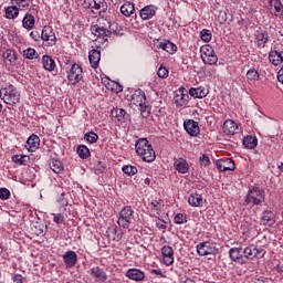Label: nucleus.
<instances>
[{"label": "nucleus", "instance_id": "nucleus-1", "mask_svg": "<svg viewBox=\"0 0 283 283\" xmlns=\"http://www.w3.org/2000/svg\"><path fill=\"white\" fill-rule=\"evenodd\" d=\"M135 149L137 156H139L144 163H154V160H156V151L146 138L138 139L135 144Z\"/></svg>", "mask_w": 283, "mask_h": 283}, {"label": "nucleus", "instance_id": "nucleus-2", "mask_svg": "<svg viewBox=\"0 0 283 283\" xmlns=\"http://www.w3.org/2000/svg\"><path fill=\"white\" fill-rule=\"evenodd\" d=\"M0 98L6 105H17L21 101V93L14 85L9 84L0 90Z\"/></svg>", "mask_w": 283, "mask_h": 283}, {"label": "nucleus", "instance_id": "nucleus-3", "mask_svg": "<svg viewBox=\"0 0 283 283\" xmlns=\"http://www.w3.org/2000/svg\"><path fill=\"white\" fill-rule=\"evenodd\" d=\"M263 200L264 190L259 187H253L249 190L244 202L248 207H258L259 205H262Z\"/></svg>", "mask_w": 283, "mask_h": 283}, {"label": "nucleus", "instance_id": "nucleus-4", "mask_svg": "<svg viewBox=\"0 0 283 283\" xmlns=\"http://www.w3.org/2000/svg\"><path fill=\"white\" fill-rule=\"evenodd\" d=\"M201 60L205 65H217L218 55L211 44H206L200 48Z\"/></svg>", "mask_w": 283, "mask_h": 283}, {"label": "nucleus", "instance_id": "nucleus-5", "mask_svg": "<svg viewBox=\"0 0 283 283\" xmlns=\"http://www.w3.org/2000/svg\"><path fill=\"white\" fill-rule=\"evenodd\" d=\"M134 220V209H132L129 206H125L120 212L117 220V223L123 229H129V226L132 224V221Z\"/></svg>", "mask_w": 283, "mask_h": 283}, {"label": "nucleus", "instance_id": "nucleus-6", "mask_svg": "<svg viewBox=\"0 0 283 283\" xmlns=\"http://www.w3.org/2000/svg\"><path fill=\"white\" fill-rule=\"evenodd\" d=\"M67 78L71 85H76L83 81V67L78 64H73L69 72Z\"/></svg>", "mask_w": 283, "mask_h": 283}, {"label": "nucleus", "instance_id": "nucleus-7", "mask_svg": "<svg viewBox=\"0 0 283 283\" xmlns=\"http://www.w3.org/2000/svg\"><path fill=\"white\" fill-rule=\"evenodd\" d=\"M41 39L42 41H45L48 45H56V34L54 33V29L50 25L43 27Z\"/></svg>", "mask_w": 283, "mask_h": 283}, {"label": "nucleus", "instance_id": "nucleus-8", "mask_svg": "<svg viewBox=\"0 0 283 283\" xmlns=\"http://www.w3.org/2000/svg\"><path fill=\"white\" fill-rule=\"evenodd\" d=\"M184 129L189 134V136L198 137L200 136V126L198 122L193 119H186L184 122Z\"/></svg>", "mask_w": 283, "mask_h": 283}, {"label": "nucleus", "instance_id": "nucleus-9", "mask_svg": "<svg viewBox=\"0 0 283 283\" xmlns=\"http://www.w3.org/2000/svg\"><path fill=\"white\" fill-rule=\"evenodd\" d=\"M217 169L219 171H234L235 170V163L231 158H222L218 159L217 163Z\"/></svg>", "mask_w": 283, "mask_h": 283}, {"label": "nucleus", "instance_id": "nucleus-10", "mask_svg": "<svg viewBox=\"0 0 283 283\" xmlns=\"http://www.w3.org/2000/svg\"><path fill=\"white\" fill-rule=\"evenodd\" d=\"M177 107H185L189 104V94L185 93V87H180L174 98Z\"/></svg>", "mask_w": 283, "mask_h": 283}, {"label": "nucleus", "instance_id": "nucleus-11", "mask_svg": "<svg viewBox=\"0 0 283 283\" xmlns=\"http://www.w3.org/2000/svg\"><path fill=\"white\" fill-rule=\"evenodd\" d=\"M113 118H115V120H117V123H120V125H123V123H127V120H129V114L127 113V111L123 109V108H113L111 112Z\"/></svg>", "mask_w": 283, "mask_h": 283}, {"label": "nucleus", "instance_id": "nucleus-12", "mask_svg": "<svg viewBox=\"0 0 283 283\" xmlns=\"http://www.w3.org/2000/svg\"><path fill=\"white\" fill-rule=\"evenodd\" d=\"M205 202L207 201L202 198V195L198 192H192L188 197V205H190V207L202 208L205 207Z\"/></svg>", "mask_w": 283, "mask_h": 283}, {"label": "nucleus", "instance_id": "nucleus-13", "mask_svg": "<svg viewBox=\"0 0 283 283\" xmlns=\"http://www.w3.org/2000/svg\"><path fill=\"white\" fill-rule=\"evenodd\" d=\"M158 8L154 4L150 6H146L145 8H143L140 10V17L143 19V21H149V19H154V17H156V12H157Z\"/></svg>", "mask_w": 283, "mask_h": 283}, {"label": "nucleus", "instance_id": "nucleus-14", "mask_svg": "<svg viewBox=\"0 0 283 283\" xmlns=\"http://www.w3.org/2000/svg\"><path fill=\"white\" fill-rule=\"evenodd\" d=\"M240 132V128L233 119H228L223 124V134H227V136H233V134H238Z\"/></svg>", "mask_w": 283, "mask_h": 283}, {"label": "nucleus", "instance_id": "nucleus-15", "mask_svg": "<svg viewBox=\"0 0 283 283\" xmlns=\"http://www.w3.org/2000/svg\"><path fill=\"white\" fill-rule=\"evenodd\" d=\"M174 167L178 174H189V163L182 157L175 160Z\"/></svg>", "mask_w": 283, "mask_h": 283}, {"label": "nucleus", "instance_id": "nucleus-16", "mask_svg": "<svg viewBox=\"0 0 283 283\" xmlns=\"http://www.w3.org/2000/svg\"><path fill=\"white\" fill-rule=\"evenodd\" d=\"M40 146H41V138H39L38 135H31L27 139L25 149H28V151H35L36 149H39Z\"/></svg>", "mask_w": 283, "mask_h": 283}, {"label": "nucleus", "instance_id": "nucleus-17", "mask_svg": "<svg viewBox=\"0 0 283 283\" xmlns=\"http://www.w3.org/2000/svg\"><path fill=\"white\" fill-rule=\"evenodd\" d=\"M244 253V261L245 260H253V258H264V254L266 253L264 249L258 250V249H243Z\"/></svg>", "mask_w": 283, "mask_h": 283}, {"label": "nucleus", "instance_id": "nucleus-18", "mask_svg": "<svg viewBox=\"0 0 283 283\" xmlns=\"http://www.w3.org/2000/svg\"><path fill=\"white\" fill-rule=\"evenodd\" d=\"M189 95L192 96V98H206V96L209 95V88L203 86L191 87L189 90Z\"/></svg>", "mask_w": 283, "mask_h": 283}, {"label": "nucleus", "instance_id": "nucleus-19", "mask_svg": "<svg viewBox=\"0 0 283 283\" xmlns=\"http://www.w3.org/2000/svg\"><path fill=\"white\" fill-rule=\"evenodd\" d=\"M126 277L134 280L135 282H143V280H145V272L138 269H129L126 272Z\"/></svg>", "mask_w": 283, "mask_h": 283}, {"label": "nucleus", "instance_id": "nucleus-20", "mask_svg": "<svg viewBox=\"0 0 283 283\" xmlns=\"http://www.w3.org/2000/svg\"><path fill=\"white\" fill-rule=\"evenodd\" d=\"M88 61L91 63V67L96 70L98 67V63H101V51L93 49L88 52Z\"/></svg>", "mask_w": 283, "mask_h": 283}, {"label": "nucleus", "instance_id": "nucleus-21", "mask_svg": "<svg viewBox=\"0 0 283 283\" xmlns=\"http://www.w3.org/2000/svg\"><path fill=\"white\" fill-rule=\"evenodd\" d=\"M132 101H133V105H136V107H143L145 106V92L143 91H136L133 95H132Z\"/></svg>", "mask_w": 283, "mask_h": 283}, {"label": "nucleus", "instance_id": "nucleus-22", "mask_svg": "<svg viewBox=\"0 0 283 283\" xmlns=\"http://www.w3.org/2000/svg\"><path fill=\"white\" fill-rule=\"evenodd\" d=\"M91 275L95 279V282H105L107 280V273L99 266L92 268Z\"/></svg>", "mask_w": 283, "mask_h": 283}, {"label": "nucleus", "instance_id": "nucleus-23", "mask_svg": "<svg viewBox=\"0 0 283 283\" xmlns=\"http://www.w3.org/2000/svg\"><path fill=\"white\" fill-rule=\"evenodd\" d=\"M85 3H87L88 8L92 10H102V12L107 10V2H105V0H85Z\"/></svg>", "mask_w": 283, "mask_h": 283}, {"label": "nucleus", "instance_id": "nucleus-24", "mask_svg": "<svg viewBox=\"0 0 283 283\" xmlns=\"http://www.w3.org/2000/svg\"><path fill=\"white\" fill-rule=\"evenodd\" d=\"M4 64L8 70H12L17 65V55L12 51H6L3 53Z\"/></svg>", "mask_w": 283, "mask_h": 283}, {"label": "nucleus", "instance_id": "nucleus-25", "mask_svg": "<svg viewBox=\"0 0 283 283\" xmlns=\"http://www.w3.org/2000/svg\"><path fill=\"white\" fill-rule=\"evenodd\" d=\"M63 261H64V264H66V266L69 269H72V266H75L76 262H77L76 252H74V251L65 252V254L63 255Z\"/></svg>", "mask_w": 283, "mask_h": 283}, {"label": "nucleus", "instance_id": "nucleus-26", "mask_svg": "<svg viewBox=\"0 0 283 283\" xmlns=\"http://www.w3.org/2000/svg\"><path fill=\"white\" fill-rule=\"evenodd\" d=\"M34 23H36L34 15H32V13H25L22 19V28L28 31L34 30Z\"/></svg>", "mask_w": 283, "mask_h": 283}, {"label": "nucleus", "instance_id": "nucleus-27", "mask_svg": "<svg viewBox=\"0 0 283 283\" xmlns=\"http://www.w3.org/2000/svg\"><path fill=\"white\" fill-rule=\"evenodd\" d=\"M269 61L272 65H282L283 63V51H271L269 54Z\"/></svg>", "mask_w": 283, "mask_h": 283}, {"label": "nucleus", "instance_id": "nucleus-28", "mask_svg": "<svg viewBox=\"0 0 283 283\" xmlns=\"http://www.w3.org/2000/svg\"><path fill=\"white\" fill-rule=\"evenodd\" d=\"M20 9L17 8L15 4L9 6L4 8V17L9 20L14 21V19L19 18Z\"/></svg>", "mask_w": 283, "mask_h": 283}, {"label": "nucleus", "instance_id": "nucleus-29", "mask_svg": "<svg viewBox=\"0 0 283 283\" xmlns=\"http://www.w3.org/2000/svg\"><path fill=\"white\" fill-rule=\"evenodd\" d=\"M45 231H48V226L44 223L36 221L31 224V233L34 235H45Z\"/></svg>", "mask_w": 283, "mask_h": 283}, {"label": "nucleus", "instance_id": "nucleus-30", "mask_svg": "<svg viewBox=\"0 0 283 283\" xmlns=\"http://www.w3.org/2000/svg\"><path fill=\"white\" fill-rule=\"evenodd\" d=\"M42 65L46 72H54L56 70V62L50 55L42 56Z\"/></svg>", "mask_w": 283, "mask_h": 283}, {"label": "nucleus", "instance_id": "nucleus-31", "mask_svg": "<svg viewBox=\"0 0 283 283\" xmlns=\"http://www.w3.org/2000/svg\"><path fill=\"white\" fill-rule=\"evenodd\" d=\"M261 220L266 227H273V224H275V213H273L271 210H265Z\"/></svg>", "mask_w": 283, "mask_h": 283}, {"label": "nucleus", "instance_id": "nucleus-32", "mask_svg": "<svg viewBox=\"0 0 283 283\" xmlns=\"http://www.w3.org/2000/svg\"><path fill=\"white\" fill-rule=\"evenodd\" d=\"M91 32L92 34H94V36L101 38V36H109V34H112V31L95 24L91 27Z\"/></svg>", "mask_w": 283, "mask_h": 283}, {"label": "nucleus", "instance_id": "nucleus-33", "mask_svg": "<svg viewBox=\"0 0 283 283\" xmlns=\"http://www.w3.org/2000/svg\"><path fill=\"white\" fill-rule=\"evenodd\" d=\"M229 255L233 262H244V249H230Z\"/></svg>", "mask_w": 283, "mask_h": 283}, {"label": "nucleus", "instance_id": "nucleus-34", "mask_svg": "<svg viewBox=\"0 0 283 283\" xmlns=\"http://www.w3.org/2000/svg\"><path fill=\"white\" fill-rule=\"evenodd\" d=\"M158 48L159 50H164L165 52H168V54H176V52H178V46H176V44L169 41L160 42Z\"/></svg>", "mask_w": 283, "mask_h": 283}, {"label": "nucleus", "instance_id": "nucleus-35", "mask_svg": "<svg viewBox=\"0 0 283 283\" xmlns=\"http://www.w3.org/2000/svg\"><path fill=\"white\" fill-rule=\"evenodd\" d=\"M161 253L164 264H166V266H171V264H174V249H163Z\"/></svg>", "mask_w": 283, "mask_h": 283}, {"label": "nucleus", "instance_id": "nucleus-36", "mask_svg": "<svg viewBox=\"0 0 283 283\" xmlns=\"http://www.w3.org/2000/svg\"><path fill=\"white\" fill-rule=\"evenodd\" d=\"M255 40L259 45V48H264L266 43H269V33L264 31H256Z\"/></svg>", "mask_w": 283, "mask_h": 283}, {"label": "nucleus", "instance_id": "nucleus-37", "mask_svg": "<svg viewBox=\"0 0 283 283\" xmlns=\"http://www.w3.org/2000/svg\"><path fill=\"white\" fill-rule=\"evenodd\" d=\"M49 165L50 169H52L54 174H61L65 169V166H63V161L59 159H52Z\"/></svg>", "mask_w": 283, "mask_h": 283}, {"label": "nucleus", "instance_id": "nucleus-38", "mask_svg": "<svg viewBox=\"0 0 283 283\" xmlns=\"http://www.w3.org/2000/svg\"><path fill=\"white\" fill-rule=\"evenodd\" d=\"M135 10L136 9L134 7V3H132V2H125L120 7V12H122V14H124V17H132V14H134Z\"/></svg>", "mask_w": 283, "mask_h": 283}, {"label": "nucleus", "instance_id": "nucleus-39", "mask_svg": "<svg viewBox=\"0 0 283 283\" xmlns=\"http://www.w3.org/2000/svg\"><path fill=\"white\" fill-rule=\"evenodd\" d=\"M243 145L248 149H255V147H258V138L253 136H247L243 138Z\"/></svg>", "mask_w": 283, "mask_h": 283}, {"label": "nucleus", "instance_id": "nucleus-40", "mask_svg": "<svg viewBox=\"0 0 283 283\" xmlns=\"http://www.w3.org/2000/svg\"><path fill=\"white\" fill-rule=\"evenodd\" d=\"M11 3L20 9V11L30 10V0H11Z\"/></svg>", "mask_w": 283, "mask_h": 283}, {"label": "nucleus", "instance_id": "nucleus-41", "mask_svg": "<svg viewBox=\"0 0 283 283\" xmlns=\"http://www.w3.org/2000/svg\"><path fill=\"white\" fill-rule=\"evenodd\" d=\"M118 233V226L117 224H112L107 228L106 230V235L108 240H116Z\"/></svg>", "mask_w": 283, "mask_h": 283}, {"label": "nucleus", "instance_id": "nucleus-42", "mask_svg": "<svg viewBox=\"0 0 283 283\" xmlns=\"http://www.w3.org/2000/svg\"><path fill=\"white\" fill-rule=\"evenodd\" d=\"M77 155L80 158H83V160L90 158V148H87L85 145H80L77 147Z\"/></svg>", "mask_w": 283, "mask_h": 283}, {"label": "nucleus", "instance_id": "nucleus-43", "mask_svg": "<svg viewBox=\"0 0 283 283\" xmlns=\"http://www.w3.org/2000/svg\"><path fill=\"white\" fill-rule=\"evenodd\" d=\"M24 59H29L30 61H33V59H39V54L36 53V50L29 48L23 51Z\"/></svg>", "mask_w": 283, "mask_h": 283}, {"label": "nucleus", "instance_id": "nucleus-44", "mask_svg": "<svg viewBox=\"0 0 283 283\" xmlns=\"http://www.w3.org/2000/svg\"><path fill=\"white\" fill-rule=\"evenodd\" d=\"M122 171L126 174V176H136L138 174V168L132 165L124 166Z\"/></svg>", "mask_w": 283, "mask_h": 283}, {"label": "nucleus", "instance_id": "nucleus-45", "mask_svg": "<svg viewBox=\"0 0 283 283\" xmlns=\"http://www.w3.org/2000/svg\"><path fill=\"white\" fill-rule=\"evenodd\" d=\"M84 140H86V143H90L91 145L94 143L98 142V134L94 133V132H90L86 133L84 135Z\"/></svg>", "mask_w": 283, "mask_h": 283}, {"label": "nucleus", "instance_id": "nucleus-46", "mask_svg": "<svg viewBox=\"0 0 283 283\" xmlns=\"http://www.w3.org/2000/svg\"><path fill=\"white\" fill-rule=\"evenodd\" d=\"M196 252L198 253V255H210L211 258H213V255L218 253V249H197Z\"/></svg>", "mask_w": 283, "mask_h": 283}, {"label": "nucleus", "instance_id": "nucleus-47", "mask_svg": "<svg viewBox=\"0 0 283 283\" xmlns=\"http://www.w3.org/2000/svg\"><path fill=\"white\" fill-rule=\"evenodd\" d=\"M28 160H30V157H28L25 155H14L12 157V161L17 163L18 165H25V163H28Z\"/></svg>", "mask_w": 283, "mask_h": 283}, {"label": "nucleus", "instance_id": "nucleus-48", "mask_svg": "<svg viewBox=\"0 0 283 283\" xmlns=\"http://www.w3.org/2000/svg\"><path fill=\"white\" fill-rule=\"evenodd\" d=\"M163 207H165V205L163 203V200H154L150 202V209L153 211H156L157 213L163 211Z\"/></svg>", "mask_w": 283, "mask_h": 283}, {"label": "nucleus", "instance_id": "nucleus-49", "mask_svg": "<svg viewBox=\"0 0 283 283\" xmlns=\"http://www.w3.org/2000/svg\"><path fill=\"white\" fill-rule=\"evenodd\" d=\"M247 78H248V81H259L260 73H258V71L255 69H250L247 72Z\"/></svg>", "mask_w": 283, "mask_h": 283}, {"label": "nucleus", "instance_id": "nucleus-50", "mask_svg": "<svg viewBox=\"0 0 283 283\" xmlns=\"http://www.w3.org/2000/svg\"><path fill=\"white\" fill-rule=\"evenodd\" d=\"M57 202H59L60 207H62L63 211H66L65 208L69 205L67 195H65V192H62L61 196L57 198Z\"/></svg>", "mask_w": 283, "mask_h": 283}, {"label": "nucleus", "instance_id": "nucleus-51", "mask_svg": "<svg viewBox=\"0 0 283 283\" xmlns=\"http://www.w3.org/2000/svg\"><path fill=\"white\" fill-rule=\"evenodd\" d=\"M106 87H107V90H111L112 92H115L116 94H118V92H123V87L120 86V84H118L114 81L109 82Z\"/></svg>", "mask_w": 283, "mask_h": 283}, {"label": "nucleus", "instance_id": "nucleus-52", "mask_svg": "<svg viewBox=\"0 0 283 283\" xmlns=\"http://www.w3.org/2000/svg\"><path fill=\"white\" fill-rule=\"evenodd\" d=\"M175 224H185L187 222L186 213H177L174 219Z\"/></svg>", "mask_w": 283, "mask_h": 283}, {"label": "nucleus", "instance_id": "nucleus-53", "mask_svg": "<svg viewBox=\"0 0 283 283\" xmlns=\"http://www.w3.org/2000/svg\"><path fill=\"white\" fill-rule=\"evenodd\" d=\"M201 41H205V43H209L211 41V31L203 29L200 32Z\"/></svg>", "mask_w": 283, "mask_h": 283}, {"label": "nucleus", "instance_id": "nucleus-54", "mask_svg": "<svg viewBox=\"0 0 283 283\" xmlns=\"http://www.w3.org/2000/svg\"><path fill=\"white\" fill-rule=\"evenodd\" d=\"M157 76H159V78H167L169 76V70L161 65L157 71Z\"/></svg>", "mask_w": 283, "mask_h": 283}, {"label": "nucleus", "instance_id": "nucleus-55", "mask_svg": "<svg viewBox=\"0 0 283 283\" xmlns=\"http://www.w3.org/2000/svg\"><path fill=\"white\" fill-rule=\"evenodd\" d=\"M53 222L55 224H63L65 222V216L63 213H53Z\"/></svg>", "mask_w": 283, "mask_h": 283}, {"label": "nucleus", "instance_id": "nucleus-56", "mask_svg": "<svg viewBox=\"0 0 283 283\" xmlns=\"http://www.w3.org/2000/svg\"><path fill=\"white\" fill-rule=\"evenodd\" d=\"M199 163L201 167H209V165H211V160L209 159V156L205 154L200 156Z\"/></svg>", "mask_w": 283, "mask_h": 283}, {"label": "nucleus", "instance_id": "nucleus-57", "mask_svg": "<svg viewBox=\"0 0 283 283\" xmlns=\"http://www.w3.org/2000/svg\"><path fill=\"white\" fill-rule=\"evenodd\" d=\"M8 198H10V190L0 188V200H8Z\"/></svg>", "mask_w": 283, "mask_h": 283}, {"label": "nucleus", "instance_id": "nucleus-58", "mask_svg": "<svg viewBox=\"0 0 283 283\" xmlns=\"http://www.w3.org/2000/svg\"><path fill=\"white\" fill-rule=\"evenodd\" d=\"M155 224L159 231H163V233H165V231H167V224H165V221L158 220V221H156Z\"/></svg>", "mask_w": 283, "mask_h": 283}, {"label": "nucleus", "instance_id": "nucleus-59", "mask_svg": "<svg viewBox=\"0 0 283 283\" xmlns=\"http://www.w3.org/2000/svg\"><path fill=\"white\" fill-rule=\"evenodd\" d=\"M150 273L153 275H158L159 277H164V279L167 277V274L165 272H163V270H160V269H153L150 271Z\"/></svg>", "mask_w": 283, "mask_h": 283}, {"label": "nucleus", "instance_id": "nucleus-60", "mask_svg": "<svg viewBox=\"0 0 283 283\" xmlns=\"http://www.w3.org/2000/svg\"><path fill=\"white\" fill-rule=\"evenodd\" d=\"M274 10H275V12H282L283 11L282 1H280V0L274 1Z\"/></svg>", "mask_w": 283, "mask_h": 283}, {"label": "nucleus", "instance_id": "nucleus-61", "mask_svg": "<svg viewBox=\"0 0 283 283\" xmlns=\"http://www.w3.org/2000/svg\"><path fill=\"white\" fill-rule=\"evenodd\" d=\"M31 39H33V41H41V34L39 33V31H32L30 33Z\"/></svg>", "mask_w": 283, "mask_h": 283}, {"label": "nucleus", "instance_id": "nucleus-62", "mask_svg": "<svg viewBox=\"0 0 283 283\" xmlns=\"http://www.w3.org/2000/svg\"><path fill=\"white\" fill-rule=\"evenodd\" d=\"M12 281L13 283H23V276L21 274H14Z\"/></svg>", "mask_w": 283, "mask_h": 283}, {"label": "nucleus", "instance_id": "nucleus-63", "mask_svg": "<svg viewBox=\"0 0 283 283\" xmlns=\"http://www.w3.org/2000/svg\"><path fill=\"white\" fill-rule=\"evenodd\" d=\"M197 249H211V243L209 241L202 242L197 245Z\"/></svg>", "mask_w": 283, "mask_h": 283}, {"label": "nucleus", "instance_id": "nucleus-64", "mask_svg": "<svg viewBox=\"0 0 283 283\" xmlns=\"http://www.w3.org/2000/svg\"><path fill=\"white\" fill-rule=\"evenodd\" d=\"M277 81L280 83H283V66L280 69V71L277 72Z\"/></svg>", "mask_w": 283, "mask_h": 283}]
</instances>
